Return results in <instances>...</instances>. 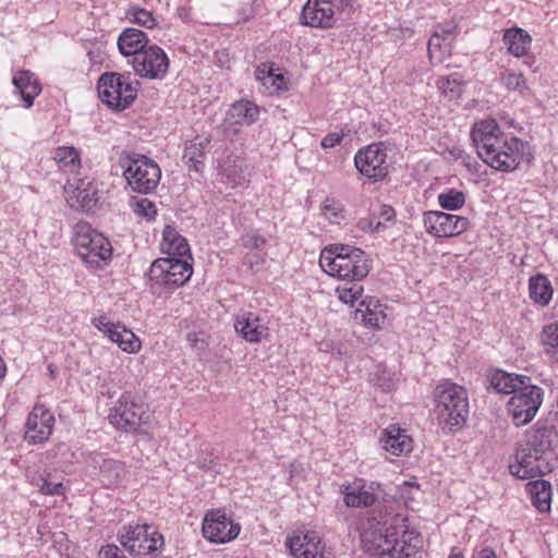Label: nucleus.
<instances>
[{
    "mask_svg": "<svg viewBox=\"0 0 558 558\" xmlns=\"http://www.w3.org/2000/svg\"><path fill=\"white\" fill-rule=\"evenodd\" d=\"M471 138L478 157L497 171L512 172L522 162L530 163L534 158L529 142L505 134L494 119L476 122Z\"/></svg>",
    "mask_w": 558,
    "mask_h": 558,
    "instance_id": "nucleus-1",
    "label": "nucleus"
},
{
    "mask_svg": "<svg viewBox=\"0 0 558 558\" xmlns=\"http://www.w3.org/2000/svg\"><path fill=\"white\" fill-rule=\"evenodd\" d=\"M368 522L371 526L362 533L367 551L379 558H422V536L410 527L407 517H372Z\"/></svg>",
    "mask_w": 558,
    "mask_h": 558,
    "instance_id": "nucleus-2",
    "label": "nucleus"
},
{
    "mask_svg": "<svg viewBox=\"0 0 558 558\" xmlns=\"http://www.w3.org/2000/svg\"><path fill=\"white\" fill-rule=\"evenodd\" d=\"M322 269L341 282L336 288L340 301L353 305L363 293L360 283L371 270L368 255L359 247L345 244H331L319 256Z\"/></svg>",
    "mask_w": 558,
    "mask_h": 558,
    "instance_id": "nucleus-3",
    "label": "nucleus"
},
{
    "mask_svg": "<svg viewBox=\"0 0 558 558\" xmlns=\"http://www.w3.org/2000/svg\"><path fill=\"white\" fill-rule=\"evenodd\" d=\"M435 417L444 433L461 429L469 415L466 390L457 384L445 381L437 385L435 392Z\"/></svg>",
    "mask_w": 558,
    "mask_h": 558,
    "instance_id": "nucleus-4",
    "label": "nucleus"
},
{
    "mask_svg": "<svg viewBox=\"0 0 558 558\" xmlns=\"http://www.w3.org/2000/svg\"><path fill=\"white\" fill-rule=\"evenodd\" d=\"M192 274L193 267L187 259L158 258L149 268V290L157 298H168L175 289L184 286Z\"/></svg>",
    "mask_w": 558,
    "mask_h": 558,
    "instance_id": "nucleus-5",
    "label": "nucleus"
},
{
    "mask_svg": "<svg viewBox=\"0 0 558 558\" xmlns=\"http://www.w3.org/2000/svg\"><path fill=\"white\" fill-rule=\"evenodd\" d=\"M118 162L133 192L150 194L157 189L161 170L156 161L142 154L122 150Z\"/></svg>",
    "mask_w": 558,
    "mask_h": 558,
    "instance_id": "nucleus-6",
    "label": "nucleus"
},
{
    "mask_svg": "<svg viewBox=\"0 0 558 558\" xmlns=\"http://www.w3.org/2000/svg\"><path fill=\"white\" fill-rule=\"evenodd\" d=\"M120 545L132 557L154 555L165 545L163 536L147 523L136 522L122 525L117 533Z\"/></svg>",
    "mask_w": 558,
    "mask_h": 558,
    "instance_id": "nucleus-7",
    "label": "nucleus"
},
{
    "mask_svg": "<svg viewBox=\"0 0 558 558\" xmlns=\"http://www.w3.org/2000/svg\"><path fill=\"white\" fill-rule=\"evenodd\" d=\"M138 82H133L130 75L118 72H105L97 84L100 100L113 111H123L137 97Z\"/></svg>",
    "mask_w": 558,
    "mask_h": 558,
    "instance_id": "nucleus-8",
    "label": "nucleus"
},
{
    "mask_svg": "<svg viewBox=\"0 0 558 558\" xmlns=\"http://www.w3.org/2000/svg\"><path fill=\"white\" fill-rule=\"evenodd\" d=\"M73 243L77 255L92 268H101L111 258L109 240L87 223L76 225Z\"/></svg>",
    "mask_w": 558,
    "mask_h": 558,
    "instance_id": "nucleus-9",
    "label": "nucleus"
},
{
    "mask_svg": "<svg viewBox=\"0 0 558 558\" xmlns=\"http://www.w3.org/2000/svg\"><path fill=\"white\" fill-rule=\"evenodd\" d=\"M149 418L146 405L130 392L120 396L109 414L110 423L124 432H136Z\"/></svg>",
    "mask_w": 558,
    "mask_h": 558,
    "instance_id": "nucleus-10",
    "label": "nucleus"
},
{
    "mask_svg": "<svg viewBox=\"0 0 558 558\" xmlns=\"http://www.w3.org/2000/svg\"><path fill=\"white\" fill-rule=\"evenodd\" d=\"M543 398L544 390L531 381L521 386L507 403L513 424L518 427L529 424L542 405Z\"/></svg>",
    "mask_w": 558,
    "mask_h": 558,
    "instance_id": "nucleus-11",
    "label": "nucleus"
},
{
    "mask_svg": "<svg viewBox=\"0 0 558 558\" xmlns=\"http://www.w3.org/2000/svg\"><path fill=\"white\" fill-rule=\"evenodd\" d=\"M349 5L348 0H307L300 16L301 23L316 28H331Z\"/></svg>",
    "mask_w": 558,
    "mask_h": 558,
    "instance_id": "nucleus-12",
    "label": "nucleus"
},
{
    "mask_svg": "<svg viewBox=\"0 0 558 558\" xmlns=\"http://www.w3.org/2000/svg\"><path fill=\"white\" fill-rule=\"evenodd\" d=\"M554 462L555 458L550 456L518 445L514 462L509 464V472L521 480L544 476L554 470Z\"/></svg>",
    "mask_w": 558,
    "mask_h": 558,
    "instance_id": "nucleus-13",
    "label": "nucleus"
},
{
    "mask_svg": "<svg viewBox=\"0 0 558 558\" xmlns=\"http://www.w3.org/2000/svg\"><path fill=\"white\" fill-rule=\"evenodd\" d=\"M356 170L373 182L384 180L389 172L387 146L385 143H373L360 148L354 156Z\"/></svg>",
    "mask_w": 558,
    "mask_h": 558,
    "instance_id": "nucleus-14",
    "label": "nucleus"
},
{
    "mask_svg": "<svg viewBox=\"0 0 558 558\" xmlns=\"http://www.w3.org/2000/svg\"><path fill=\"white\" fill-rule=\"evenodd\" d=\"M423 223L426 232L437 238L456 236L470 228L466 217L436 210L424 213Z\"/></svg>",
    "mask_w": 558,
    "mask_h": 558,
    "instance_id": "nucleus-15",
    "label": "nucleus"
},
{
    "mask_svg": "<svg viewBox=\"0 0 558 558\" xmlns=\"http://www.w3.org/2000/svg\"><path fill=\"white\" fill-rule=\"evenodd\" d=\"M136 74L149 80H161L168 72L169 59L157 45L147 46L132 60Z\"/></svg>",
    "mask_w": 558,
    "mask_h": 558,
    "instance_id": "nucleus-16",
    "label": "nucleus"
},
{
    "mask_svg": "<svg viewBox=\"0 0 558 558\" xmlns=\"http://www.w3.org/2000/svg\"><path fill=\"white\" fill-rule=\"evenodd\" d=\"M202 532L209 542L225 544L239 535L240 525L228 518L222 510L211 509L203 519Z\"/></svg>",
    "mask_w": 558,
    "mask_h": 558,
    "instance_id": "nucleus-17",
    "label": "nucleus"
},
{
    "mask_svg": "<svg viewBox=\"0 0 558 558\" xmlns=\"http://www.w3.org/2000/svg\"><path fill=\"white\" fill-rule=\"evenodd\" d=\"M56 418L41 403H36L29 412L24 430V439L31 445L46 442L52 434Z\"/></svg>",
    "mask_w": 558,
    "mask_h": 558,
    "instance_id": "nucleus-18",
    "label": "nucleus"
},
{
    "mask_svg": "<svg viewBox=\"0 0 558 558\" xmlns=\"http://www.w3.org/2000/svg\"><path fill=\"white\" fill-rule=\"evenodd\" d=\"M63 192L69 206L75 210H90L99 201L96 185L87 179L68 180Z\"/></svg>",
    "mask_w": 558,
    "mask_h": 558,
    "instance_id": "nucleus-19",
    "label": "nucleus"
},
{
    "mask_svg": "<svg viewBox=\"0 0 558 558\" xmlns=\"http://www.w3.org/2000/svg\"><path fill=\"white\" fill-rule=\"evenodd\" d=\"M557 441L558 433L556 426L548 421H537L534 426L526 432L525 439L519 445L555 458L554 447Z\"/></svg>",
    "mask_w": 558,
    "mask_h": 558,
    "instance_id": "nucleus-20",
    "label": "nucleus"
},
{
    "mask_svg": "<svg viewBox=\"0 0 558 558\" xmlns=\"http://www.w3.org/2000/svg\"><path fill=\"white\" fill-rule=\"evenodd\" d=\"M259 108L253 101L241 99L231 105L226 113L222 126L226 135H235L240 126H248L256 122Z\"/></svg>",
    "mask_w": 558,
    "mask_h": 558,
    "instance_id": "nucleus-21",
    "label": "nucleus"
},
{
    "mask_svg": "<svg viewBox=\"0 0 558 558\" xmlns=\"http://www.w3.org/2000/svg\"><path fill=\"white\" fill-rule=\"evenodd\" d=\"M287 547L293 558H325L324 545L315 531L301 532L288 537Z\"/></svg>",
    "mask_w": 558,
    "mask_h": 558,
    "instance_id": "nucleus-22",
    "label": "nucleus"
},
{
    "mask_svg": "<svg viewBox=\"0 0 558 558\" xmlns=\"http://www.w3.org/2000/svg\"><path fill=\"white\" fill-rule=\"evenodd\" d=\"M343 502L347 507L362 508L373 506L377 501L374 483H366L364 480H355L347 485H341Z\"/></svg>",
    "mask_w": 558,
    "mask_h": 558,
    "instance_id": "nucleus-23",
    "label": "nucleus"
},
{
    "mask_svg": "<svg viewBox=\"0 0 558 558\" xmlns=\"http://www.w3.org/2000/svg\"><path fill=\"white\" fill-rule=\"evenodd\" d=\"M379 444L386 452L395 457L408 454L413 449L412 438L397 425H390L383 430Z\"/></svg>",
    "mask_w": 558,
    "mask_h": 558,
    "instance_id": "nucleus-24",
    "label": "nucleus"
},
{
    "mask_svg": "<svg viewBox=\"0 0 558 558\" xmlns=\"http://www.w3.org/2000/svg\"><path fill=\"white\" fill-rule=\"evenodd\" d=\"M14 93L19 94L25 108H31L35 98L40 94L41 87L38 80L31 71H19L12 78Z\"/></svg>",
    "mask_w": 558,
    "mask_h": 558,
    "instance_id": "nucleus-25",
    "label": "nucleus"
},
{
    "mask_svg": "<svg viewBox=\"0 0 558 558\" xmlns=\"http://www.w3.org/2000/svg\"><path fill=\"white\" fill-rule=\"evenodd\" d=\"M234 329L243 339L250 342H258L267 328L260 324L259 318L252 313H244L235 317Z\"/></svg>",
    "mask_w": 558,
    "mask_h": 558,
    "instance_id": "nucleus-26",
    "label": "nucleus"
},
{
    "mask_svg": "<svg viewBox=\"0 0 558 558\" xmlns=\"http://www.w3.org/2000/svg\"><path fill=\"white\" fill-rule=\"evenodd\" d=\"M148 44L147 35L137 28L124 29L118 38V48L123 56L136 57Z\"/></svg>",
    "mask_w": 558,
    "mask_h": 558,
    "instance_id": "nucleus-27",
    "label": "nucleus"
},
{
    "mask_svg": "<svg viewBox=\"0 0 558 558\" xmlns=\"http://www.w3.org/2000/svg\"><path fill=\"white\" fill-rule=\"evenodd\" d=\"M490 387L498 393L514 395L526 381H532L530 377L523 375L509 374L504 371H496L490 375Z\"/></svg>",
    "mask_w": 558,
    "mask_h": 558,
    "instance_id": "nucleus-28",
    "label": "nucleus"
},
{
    "mask_svg": "<svg viewBox=\"0 0 558 558\" xmlns=\"http://www.w3.org/2000/svg\"><path fill=\"white\" fill-rule=\"evenodd\" d=\"M94 462L98 465L101 481L107 486L118 485L125 477L124 464L120 461L98 456Z\"/></svg>",
    "mask_w": 558,
    "mask_h": 558,
    "instance_id": "nucleus-29",
    "label": "nucleus"
},
{
    "mask_svg": "<svg viewBox=\"0 0 558 558\" xmlns=\"http://www.w3.org/2000/svg\"><path fill=\"white\" fill-rule=\"evenodd\" d=\"M502 41L512 56L520 58L527 53L532 38L526 31L513 27L506 29Z\"/></svg>",
    "mask_w": 558,
    "mask_h": 558,
    "instance_id": "nucleus-30",
    "label": "nucleus"
},
{
    "mask_svg": "<svg viewBox=\"0 0 558 558\" xmlns=\"http://www.w3.org/2000/svg\"><path fill=\"white\" fill-rule=\"evenodd\" d=\"M532 505L541 512L550 510L551 485L545 480H536L526 484Z\"/></svg>",
    "mask_w": 558,
    "mask_h": 558,
    "instance_id": "nucleus-31",
    "label": "nucleus"
},
{
    "mask_svg": "<svg viewBox=\"0 0 558 558\" xmlns=\"http://www.w3.org/2000/svg\"><path fill=\"white\" fill-rule=\"evenodd\" d=\"M208 144L209 141L204 138L201 141H192L185 145L183 161L190 169L196 172H201L204 169Z\"/></svg>",
    "mask_w": 558,
    "mask_h": 558,
    "instance_id": "nucleus-32",
    "label": "nucleus"
},
{
    "mask_svg": "<svg viewBox=\"0 0 558 558\" xmlns=\"http://www.w3.org/2000/svg\"><path fill=\"white\" fill-rule=\"evenodd\" d=\"M278 70L275 62H263L255 69V78L264 87V94L274 95L279 90Z\"/></svg>",
    "mask_w": 558,
    "mask_h": 558,
    "instance_id": "nucleus-33",
    "label": "nucleus"
},
{
    "mask_svg": "<svg viewBox=\"0 0 558 558\" xmlns=\"http://www.w3.org/2000/svg\"><path fill=\"white\" fill-rule=\"evenodd\" d=\"M53 160L66 173H76L81 168V154L73 146L57 147L53 150Z\"/></svg>",
    "mask_w": 558,
    "mask_h": 558,
    "instance_id": "nucleus-34",
    "label": "nucleus"
},
{
    "mask_svg": "<svg viewBox=\"0 0 558 558\" xmlns=\"http://www.w3.org/2000/svg\"><path fill=\"white\" fill-rule=\"evenodd\" d=\"M360 306L364 307V310L357 308L355 317L357 318V315L361 314V319L366 327L378 328L380 322L385 319L379 301L366 298L360 302Z\"/></svg>",
    "mask_w": 558,
    "mask_h": 558,
    "instance_id": "nucleus-35",
    "label": "nucleus"
},
{
    "mask_svg": "<svg viewBox=\"0 0 558 558\" xmlns=\"http://www.w3.org/2000/svg\"><path fill=\"white\" fill-rule=\"evenodd\" d=\"M529 290L531 299L541 305H547L553 296V287L548 278L537 274L530 278Z\"/></svg>",
    "mask_w": 558,
    "mask_h": 558,
    "instance_id": "nucleus-36",
    "label": "nucleus"
},
{
    "mask_svg": "<svg viewBox=\"0 0 558 558\" xmlns=\"http://www.w3.org/2000/svg\"><path fill=\"white\" fill-rule=\"evenodd\" d=\"M163 241L168 245L169 257L179 256L185 257L187 256V260L192 259L190 245L185 238L180 235L175 229L171 227H167L163 230Z\"/></svg>",
    "mask_w": 558,
    "mask_h": 558,
    "instance_id": "nucleus-37",
    "label": "nucleus"
},
{
    "mask_svg": "<svg viewBox=\"0 0 558 558\" xmlns=\"http://www.w3.org/2000/svg\"><path fill=\"white\" fill-rule=\"evenodd\" d=\"M451 31L442 29V34L435 32L427 44V50L430 59L441 61L444 54H449L451 50Z\"/></svg>",
    "mask_w": 558,
    "mask_h": 558,
    "instance_id": "nucleus-38",
    "label": "nucleus"
},
{
    "mask_svg": "<svg viewBox=\"0 0 558 558\" xmlns=\"http://www.w3.org/2000/svg\"><path fill=\"white\" fill-rule=\"evenodd\" d=\"M110 340L119 345V348L128 353H136L141 349V340L124 326H118V329L112 332Z\"/></svg>",
    "mask_w": 558,
    "mask_h": 558,
    "instance_id": "nucleus-39",
    "label": "nucleus"
},
{
    "mask_svg": "<svg viewBox=\"0 0 558 558\" xmlns=\"http://www.w3.org/2000/svg\"><path fill=\"white\" fill-rule=\"evenodd\" d=\"M322 215L331 223H340L345 219V209L341 201L327 197L320 207Z\"/></svg>",
    "mask_w": 558,
    "mask_h": 558,
    "instance_id": "nucleus-40",
    "label": "nucleus"
},
{
    "mask_svg": "<svg viewBox=\"0 0 558 558\" xmlns=\"http://www.w3.org/2000/svg\"><path fill=\"white\" fill-rule=\"evenodd\" d=\"M438 204L446 210H458L465 204V195L463 192L450 189L447 192L440 193L437 197Z\"/></svg>",
    "mask_w": 558,
    "mask_h": 558,
    "instance_id": "nucleus-41",
    "label": "nucleus"
},
{
    "mask_svg": "<svg viewBox=\"0 0 558 558\" xmlns=\"http://www.w3.org/2000/svg\"><path fill=\"white\" fill-rule=\"evenodd\" d=\"M500 80L508 90L517 92L521 96H524L530 92L522 73L505 72L501 74Z\"/></svg>",
    "mask_w": 558,
    "mask_h": 558,
    "instance_id": "nucleus-42",
    "label": "nucleus"
},
{
    "mask_svg": "<svg viewBox=\"0 0 558 558\" xmlns=\"http://www.w3.org/2000/svg\"><path fill=\"white\" fill-rule=\"evenodd\" d=\"M222 172L226 182L232 187L243 185L247 182V172L243 169V161H239V163L234 162L232 166H225Z\"/></svg>",
    "mask_w": 558,
    "mask_h": 558,
    "instance_id": "nucleus-43",
    "label": "nucleus"
},
{
    "mask_svg": "<svg viewBox=\"0 0 558 558\" xmlns=\"http://www.w3.org/2000/svg\"><path fill=\"white\" fill-rule=\"evenodd\" d=\"M436 85L444 95L450 98L458 97L461 93V82L458 75L441 76L436 81Z\"/></svg>",
    "mask_w": 558,
    "mask_h": 558,
    "instance_id": "nucleus-44",
    "label": "nucleus"
},
{
    "mask_svg": "<svg viewBox=\"0 0 558 558\" xmlns=\"http://www.w3.org/2000/svg\"><path fill=\"white\" fill-rule=\"evenodd\" d=\"M128 16L133 23H136L146 28H154L156 20L150 11L142 8L131 7L128 11Z\"/></svg>",
    "mask_w": 558,
    "mask_h": 558,
    "instance_id": "nucleus-45",
    "label": "nucleus"
},
{
    "mask_svg": "<svg viewBox=\"0 0 558 558\" xmlns=\"http://www.w3.org/2000/svg\"><path fill=\"white\" fill-rule=\"evenodd\" d=\"M541 342L547 348L546 352L554 350V353L558 355V323L544 326Z\"/></svg>",
    "mask_w": 558,
    "mask_h": 558,
    "instance_id": "nucleus-46",
    "label": "nucleus"
},
{
    "mask_svg": "<svg viewBox=\"0 0 558 558\" xmlns=\"http://www.w3.org/2000/svg\"><path fill=\"white\" fill-rule=\"evenodd\" d=\"M36 485L39 487V492L44 495L59 496L64 493L63 484L61 482L52 481L49 473L40 475Z\"/></svg>",
    "mask_w": 558,
    "mask_h": 558,
    "instance_id": "nucleus-47",
    "label": "nucleus"
},
{
    "mask_svg": "<svg viewBox=\"0 0 558 558\" xmlns=\"http://www.w3.org/2000/svg\"><path fill=\"white\" fill-rule=\"evenodd\" d=\"M133 210H134L135 215L146 219L147 221L155 219V217L157 215V209H156L155 204L147 198H142V199L137 201L134 204Z\"/></svg>",
    "mask_w": 558,
    "mask_h": 558,
    "instance_id": "nucleus-48",
    "label": "nucleus"
},
{
    "mask_svg": "<svg viewBox=\"0 0 558 558\" xmlns=\"http://www.w3.org/2000/svg\"><path fill=\"white\" fill-rule=\"evenodd\" d=\"M92 324L99 331H101L105 335H107L109 339L111 338L112 332L118 329V326H120V324H114V323L110 322L107 318V316H105V315L93 318Z\"/></svg>",
    "mask_w": 558,
    "mask_h": 558,
    "instance_id": "nucleus-49",
    "label": "nucleus"
},
{
    "mask_svg": "<svg viewBox=\"0 0 558 558\" xmlns=\"http://www.w3.org/2000/svg\"><path fill=\"white\" fill-rule=\"evenodd\" d=\"M99 558H128L123 550L114 544L101 546L98 553Z\"/></svg>",
    "mask_w": 558,
    "mask_h": 558,
    "instance_id": "nucleus-50",
    "label": "nucleus"
},
{
    "mask_svg": "<svg viewBox=\"0 0 558 558\" xmlns=\"http://www.w3.org/2000/svg\"><path fill=\"white\" fill-rule=\"evenodd\" d=\"M456 160H461V163L469 170V171H476L477 161L470 157L464 150L462 149H454L451 151Z\"/></svg>",
    "mask_w": 558,
    "mask_h": 558,
    "instance_id": "nucleus-51",
    "label": "nucleus"
},
{
    "mask_svg": "<svg viewBox=\"0 0 558 558\" xmlns=\"http://www.w3.org/2000/svg\"><path fill=\"white\" fill-rule=\"evenodd\" d=\"M344 133L341 132H330L326 136L323 137L320 142V146L324 149L332 148L339 145L343 140Z\"/></svg>",
    "mask_w": 558,
    "mask_h": 558,
    "instance_id": "nucleus-52",
    "label": "nucleus"
},
{
    "mask_svg": "<svg viewBox=\"0 0 558 558\" xmlns=\"http://www.w3.org/2000/svg\"><path fill=\"white\" fill-rule=\"evenodd\" d=\"M318 350L320 352H329L332 354L341 355V347L332 340H323L318 343Z\"/></svg>",
    "mask_w": 558,
    "mask_h": 558,
    "instance_id": "nucleus-53",
    "label": "nucleus"
},
{
    "mask_svg": "<svg viewBox=\"0 0 558 558\" xmlns=\"http://www.w3.org/2000/svg\"><path fill=\"white\" fill-rule=\"evenodd\" d=\"M395 217H396V211L395 209L389 206V205H383L380 207V211H379V219L381 222H383V226L381 228H385V223L386 222H391L395 220Z\"/></svg>",
    "mask_w": 558,
    "mask_h": 558,
    "instance_id": "nucleus-54",
    "label": "nucleus"
},
{
    "mask_svg": "<svg viewBox=\"0 0 558 558\" xmlns=\"http://www.w3.org/2000/svg\"><path fill=\"white\" fill-rule=\"evenodd\" d=\"M383 222L380 220H377L376 223H374L373 219L364 218L360 219L357 222V227L362 231H379L381 229Z\"/></svg>",
    "mask_w": 558,
    "mask_h": 558,
    "instance_id": "nucleus-55",
    "label": "nucleus"
},
{
    "mask_svg": "<svg viewBox=\"0 0 558 558\" xmlns=\"http://www.w3.org/2000/svg\"><path fill=\"white\" fill-rule=\"evenodd\" d=\"M186 339L192 348L195 349H203L204 348V340L199 339L197 333L195 332H189L186 336Z\"/></svg>",
    "mask_w": 558,
    "mask_h": 558,
    "instance_id": "nucleus-56",
    "label": "nucleus"
},
{
    "mask_svg": "<svg viewBox=\"0 0 558 558\" xmlns=\"http://www.w3.org/2000/svg\"><path fill=\"white\" fill-rule=\"evenodd\" d=\"M476 558H497L495 551L489 547H484L476 551L475 554Z\"/></svg>",
    "mask_w": 558,
    "mask_h": 558,
    "instance_id": "nucleus-57",
    "label": "nucleus"
},
{
    "mask_svg": "<svg viewBox=\"0 0 558 558\" xmlns=\"http://www.w3.org/2000/svg\"><path fill=\"white\" fill-rule=\"evenodd\" d=\"M411 488H415L416 490H418V485L416 484H413V483H410V482H404L403 485H402V497H405V494H408V490L411 489Z\"/></svg>",
    "mask_w": 558,
    "mask_h": 558,
    "instance_id": "nucleus-58",
    "label": "nucleus"
},
{
    "mask_svg": "<svg viewBox=\"0 0 558 558\" xmlns=\"http://www.w3.org/2000/svg\"><path fill=\"white\" fill-rule=\"evenodd\" d=\"M280 88H281V92L289 89V86H288V83L286 82L283 73H281V85H280Z\"/></svg>",
    "mask_w": 558,
    "mask_h": 558,
    "instance_id": "nucleus-59",
    "label": "nucleus"
},
{
    "mask_svg": "<svg viewBox=\"0 0 558 558\" xmlns=\"http://www.w3.org/2000/svg\"><path fill=\"white\" fill-rule=\"evenodd\" d=\"M4 373H5V367H4V364L2 363V359L0 357V378H2L4 376Z\"/></svg>",
    "mask_w": 558,
    "mask_h": 558,
    "instance_id": "nucleus-60",
    "label": "nucleus"
},
{
    "mask_svg": "<svg viewBox=\"0 0 558 558\" xmlns=\"http://www.w3.org/2000/svg\"><path fill=\"white\" fill-rule=\"evenodd\" d=\"M299 466H300V465H298V466H296L295 464H292V465H291V471H290V473H291V478L293 477L294 472H296V471H298V468H299Z\"/></svg>",
    "mask_w": 558,
    "mask_h": 558,
    "instance_id": "nucleus-61",
    "label": "nucleus"
},
{
    "mask_svg": "<svg viewBox=\"0 0 558 558\" xmlns=\"http://www.w3.org/2000/svg\"><path fill=\"white\" fill-rule=\"evenodd\" d=\"M449 558H463V556H462L461 554L451 553V555L449 556Z\"/></svg>",
    "mask_w": 558,
    "mask_h": 558,
    "instance_id": "nucleus-62",
    "label": "nucleus"
}]
</instances>
